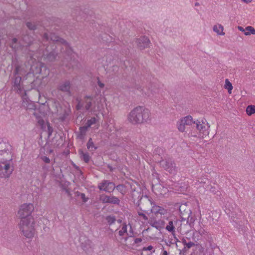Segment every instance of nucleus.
<instances>
[{
    "label": "nucleus",
    "mask_w": 255,
    "mask_h": 255,
    "mask_svg": "<svg viewBox=\"0 0 255 255\" xmlns=\"http://www.w3.org/2000/svg\"><path fill=\"white\" fill-rule=\"evenodd\" d=\"M42 44L38 51L44 60L48 62L55 61L58 57L57 46L63 44L66 48L68 56L73 53V50L68 43L64 39L51 32H45L42 36Z\"/></svg>",
    "instance_id": "nucleus-1"
},
{
    "label": "nucleus",
    "mask_w": 255,
    "mask_h": 255,
    "mask_svg": "<svg viewBox=\"0 0 255 255\" xmlns=\"http://www.w3.org/2000/svg\"><path fill=\"white\" fill-rule=\"evenodd\" d=\"M150 111L144 107L138 106L128 115V121L132 125H141L150 121Z\"/></svg>",
    "instance_id": "nucleus-2"
},
{
    "label": "nucleus",
    "mask_w": 255,
    "mask_h": 255,
    "mask_svg": "<svg viewBox=\"0 0 255 255\" xmlns=\"http://www.w3.org/2000/svg\"><path fill=\"white\" fill-rule=\"evenodd\" d=\"M151 198L147 195L143 196L142 195L140 199L136 203L137 206L139 207L140 205V209L144 212H146L150 210L155 214H160V215H165L167 213V210L162 207L153 205L151 208V206L153 204Z\"/></svg>",
    "instance_id": "nucleus-3"
},
{
    "label": "nucleus",
    "mask_w": 255,
    "mask_h": 255,
    "mask_svg": "<svg viewBox=\"0 0 255 255\" xmlns=\"http://www.w3.org/2000/svg\"><path fill=\"white\" fill-rule=\"evenodd\" d=\"M34 224V219H20L18 226L20 231L26 238H32L35 233Z\"/></svg>",
    "instance_id": "nucleus-4"
},
{
    "label": "nucleus",
    "mask_w": 255,
    "mask_h": 255,
    "mask_svg": "<svg viewBox=\"0 0 255 255\" xmlns=\"http://www.w3.org/2000/svg\"><path fill=\"white\" fill-rule=\"evenodd\" d=\"M7 160H0V178H9L13 171L12 158Z\"/></svg>",
    "instance_id": "nucleus-5"
},
{
    "label": "nucleus",
    "mask_w": 255,
    "mask_h": 255,
    "mask_svg": "<svg viewBox=\"0 0 255 255\" xmlns=\"http://www.w3.org/2000/svg\"><path fill=\"white\" fill-rule=\"evenodd\" d=\"M12 158V146L7 142L0 141V160Z\"/></svg>",
    "instance_id": "nucleus-6"
},
{
    "label": "nucleus",
    "mask_w": 255,
    "mask_h": 255,
    "mask_svg": "<svg viewBox=\"0 0 255 255\" xmlns=\"http://www.w3.org/2000/svg\"><path fill=\"white\" fill-rule=\"evenodd\" d=\"M33 210L34 207L32 204H24L20 206L18 211V216L21 219H33L31 214Z\"/></svg>",
    "instance_id": "nucleus-7"
},
{
    "label": "nucleus",
    "mask_w": 255,
    "mask_h": 255,
    "mask_svg": "<svg viewBox=\"0 0 255 255\" xmlns=\"http://www.w3.org/2000/svg\"><path fill=\"white\" fill-rule=\"evenodd\" d=\"M179 212L182 220L186 221L191 226V224L193 223L194 219L192 216L190 208L186 204H181L179 207Z\"/></svg>",
    "instance_id": "nucleus-8"
},
{
    "label": "nucleus",
    "mask_w": 255,
    "mask_h": 255,
    "mask_svg": "<svg viewBox=\"0 0 255 255\" xmlns=\"http://www.w3.org/2000/svg\"><path fill=\"white\" fill-rule=\"evenodd\" d=\"M160 165L170 174H175L177 172V167L174 160L170 157L165 158L159 161Z\"/></svg>",
    "instance_id": "nucleus-9"
},
{
    "label": "nucleus",
    "mask_w": 255,
    "mask_h": 255,
    "mask_svg": "<svg viewBox=\"0 0 255 255\" xmlns=\"http://www.w3.org/2000/svg\"><path fill=\"white\" fill-rule=\"evenodd\" d=\"M115 187L116 186L114 183L107 180H104L98 185V188L100 190H103L108 193L113 192Z\"/></svg>",
    "instance_id": "nucleus-10"
},
{
    "label": "nucleus",
    "mask_w": 255,
    "mask_h": 255,
    "mask_svg": "<svg viewBox=\"0 0 255 255\" xmlns=\"http://www.w3.org/2000/svg\"><path fill=\"white\" fill-rule=\"evenodd\" d=\"M100 199L103 203H109L119 205L120 203L119 198L114 196L102 195L100 196Z\"/></svg>",
    "instance_id": "nucleus-11"
},
{
    "label": "nucleus",
    "mask_w": 255,
    "mask_h": 255,
    "mask_svg": "<svg viewBox=\"0 0 255 255\" xmlns=\"http://www.w3.org/2000/svg\"><path fill=\"white\" fill-rule=\"evenodd\" d=\"M182 239L186 240L187 242L198 246L199 244L198 241L199 240V233L197 231L193 232L192 233L187 234L185 236L183 237Z\"/></svg>",
    "instance_id": "nucleus-12"
},
{
    "label": "nucleus",
    "mask_w": 255,
    "mask_h": 255,
    "mask_svg": "<svg viewBox=\"0 0 255 255\" xmlns=\"http://www.w3.org/2000/svg\"><path fill=\"white\" fill-rule=\"evenodd\" d=\"M135 42L137 47L140 50H143L149 46L150 40L148 37L143 36L137 38Z\"/></svg>",
    "instance_id": "nucleus-13"
},
{
    "label": "nucleus",
    "mask_w": 255,
    "mask_h": 255,
    "mask_svg": "<svg viewBox=\"0 0 255 255\" xmlns=\"http://www.w3.org/2000/svg\"><path fill=\"white\" fill-rule=\"evenodd\" d=\"M82 249L87 253H90L93 251L94 245L92 242L88 239H86L81 245Z\"/></svg>",
    "instance_id": "nucleus-14"
},
{
    "label": "nucleus",
    "mask_w": 255,
    "mask_h": 255,
    "mask_svg": "<svg viewBox=\"0 0 255 255\" xmlns=\"http://www.w3.org/2000/svg\"><path fill=\"white\" fill-rule=\"evenodd\" d=\"M173 239L171 238L168 240H163L162 242L165 243V245L166 246L167 250H169L170 247H173L174 246L177 248L179 246L180 242L178 239H177L176 236H173Z\"/></svg>",
    "instance_id": "nucleus-15"
},
{
    "label": "nucleus",
    "mask_w": 255,
    "mask_h": 255,
    "mask_svg": "<svg viewBox=\"0 0 255 255\" xmlns=\"http://www.w3.org/2000/svg\"><path fill=\"white\" fill-rule=\"evenodd\" d=\"M71 88L70 82L68 80L65 81L64 82L60 84L57 89L58 90L66 93L67 95H70L71 92L70 91Z\"/></svg>",
    "instance_id": "nucleus-16"
},
{
    "label": "nucleus",
    "mask_w": 255,
    "mask_h": 255,
    "mask_svg": "<svg viewBox=\"0 0 255 255\" xmlns=\"http://www.w3.org/2000/svg\"><path fill=\"white\" fill-rule=\"evenodd\" d=\"M180 244H182L184 245V247L182 249H179L180 252V254H182L184 255L185 253H186L188 250L193 247L196 246L194 244H193L190 243L189 241H187L185 239H181V241H179Z\"/></svg>",
    "instance_id": "nucleus-17"
},
{
    "label": "nucleus",
    "mask_w": 255,
    "mask_h": 255,
    "mask_svg": "<svg viewBox=\"0 0 255 255\" xmlns=\"http://www.w3.org/2000/svg\"><path fill=\"white\" fill-rule=\"evenodd\" d=\"M21 77L17 76L15 77L13 82V87L18 94L23 93V87L21 85Z\"/></svg>",
    "instance_id": "nucleus-18"
},
{
    "label": "nucleus",
    "mask_w": 255,
    "mask_h": 255,
    "mask_svg": "<svg viewBox=\"0 0 255 255\" xmlns=\"http://www.w3.org/2000/svg\"><path fill=\"white\" fill-rule=\"evenodd\" d=\"M138 90H140L142 92V94H144L146 96H150V94H153L157 92L158 89L155 85H153L152 84H150V87L148 88L146 91H145L143 89H142L140 87L137 88Z\"/></svg>",
    "instance_id": "nucleus-19"
},
{
    "label": "nucleus",
    "mask_w": 255,
    "mask_h": 255,
    "mask_svg": "<svg viewBox=\"0 0 255 255\" xmlns=\"http://www.w3.org/2000/svg\"><path fill=\"white\" fill-rule=\"evenodd\" d=\"M150 225L158 230H160L161 229L164 228L165 222L163 220H159L158 221L151 222Z\"/></svg>",
    "instance_id": "nucleus-20"
},
{
    "label": "nucleus",
    "mask_w": 255,
    "mask_h": 255,
    "mask_svg": "<svg viewBox=\"0 0 255 255\" xmlns=\"http://www.w3.org/2000/svg\"><path fill=\"white\" fill-rule=\"evenodd\" d=\"M164 228L167 231L172 234V236H176V229L173 220H169L168 224L165 227H164Z\"/></svg>",
    "instance_id": "nucleus-21"
},
{
    "label": "nucleus",
    "mask_w": 255,
    "mask_h": 255,
    "mask_svg": "<svg viewBox=\"0 0 255 255\" xmlns=\"http://www.w3.org/2000/svg\"><path fill=\"white\" fill-rule=\"evenodd\" d=\"M79 131L77 132V137L80 140H83L85 137L88 129L84 126L80 127Z\"/></svg>",
    "instance_id": "nucleus-22"
},
{
    "label": "nucleus",
    "mask_w": 255,
    "mask_h": 255,
    "mask_svg": "<svg viewBox=\"0 0 255 255\" xmlns=\"http://www.w3.org/2000/svg\"><path fill=\"white\" fill-rule=\"evenodd\" d=\"M93 100V97L91 96L86 95L84 97V102L85 103V109L88 111L90 110L92 106V101Z\"/></svg>",
    "instance_id": "nucleus-23"
},
{
    "label": "nucleus",
    "mask_w": 255,
    "mask_h": 255,
    "mask_svg": "<svg viewBox=\"0 0 255 255\" xmlns=\"http://www.w3.org/2000/svg\"><path fill=\"white\" fill-rule=\"evenodd\" d=\"M194 124L196 125L197 129L200 132L204 133L207 129L206 125L205 123L202 122L201 124V122L197 121V122L195 121V124Z\"/></svg>",
    "instance_id": "nucleus-24"
},
{
    "label": "nucleus",
    "mask_w": 255,
    "mask_h": 255,
    "mask_svg": "<svg viewBox=\"0 0 255 255\" xmlns=\"http://www.w3.org/2000/svg\"><path fill=\"white\" fill-rule=\"evenodd\" d=\"M79 153L80 156V158L82 160L84 161L85 163H88L91 158L89 153L84 152L81 149L79 150Z\"/></svg>",
    "instance_id": "nucleus-25"
},
{
    "label": "nucleus",
    "mask_w": 255,
    "mask_h": 255,
    "mask_svg": "<svg viewBox=\"0 0 255 255\" xmlns=\"http://www.w3.org/2000/svg\"><path fill=\"white\" fill-rule=\"evenodd\" d=\"M181 120L182 122H183L186 126L192 125L193 124H195V121H193V118L191 116H187Z\"/></svg>",
    "instance_id": "nucleus-26"
},
{
    "label": "nucleus",
    "mask_w": 255,
    "mask_h": 255,
    "mask_svg": "<svg viewBox=\"0 0 255 255\" xmlns=\"http://www.w3.org/2000/svg\"><path fill=\"white\" fill-rule=\"evenodd\" d=\"M87 149L90 151H94L97 149L92 140V138H90L87 143Z\"/></svg>",
    "instance_id": "nucleus-27"
},
{
    "label": "nucleus",
    "mask_w": 255,
    "mask_h": 255,
    "mask_svg": "<svg viewBox=\"0 0 255 255\" xmlns=\"http://www.w3.org/2000/svg\"><path fill=\"white\" fill-rule=\"evenodd\" d=\"M223 26L219 24V26L217 25H215L213 26V30L215 32H216L219 35H225V32H223Z\"/></svg>",
    "instance_id": "nucleus-28"
},
{
    "label": "nucleus",
    "mask_w": 255,
    "mask_h": 255,
    "mask_svg": "<svg viewBox=\"0 0 255 255\" xmlns=\"http://www.w3.org/2000/svg\"><path fill=\"white\" fill-rule=\"evenodd\" d=\"M21 98L22 100V106L24 108V105L25 104V106L29 105L30 102H31L26 96V93L25 91H24L23 93L20 94Z\"/></svg>",
    "instance_id": "nucleus-29"
},
{
    "label": "nucleus",
    "mask_w": 255,
    "mask_h": 255,
    "mask_svg": "<svg viewBox=\"0 0 255 255\" xmlns=\"http://www.w3.org/2000/svg\"><path fill=\"white\" fill-rule=\"evenodd\" d=\"M30 83L31 89H37L41 83V81L40 79L36 78L35 79H33V81Z\"/></svg>",
    "instance_id": "nucleus-30"
},
{
    "label": "nucleus",
    "mask_w": 255,
    "mask_h": 255,
    "mask_svg": "<svg viewBox=\"0 0 255 255\" xmlns=\"http://www.w3.org/2000/svg\"><path fill=\"white\" fill-rule=\"evenodd\" d=\"M173 221L174 227H175V229H177L178 231L181 232V231L182 221L179 219H176V218H174V219H173Z\"/></svg>",
    "instance_id": "nucleus-31"
},
{
    "label": "nucleus",
    "mask_w": 255,
    "mask_h": 255,
    "mask_svg": "<svg viewBox=\"0 0 255 255\" xmlns=\"http://www.w3.org/2000/svg\"><path fill=\"white\" fill-rule=\"evenodd\" d=\"M203 188H204L206 190L209 191L214 194H215L217 191L216 187L211 185L210 183L206 186H203Z\"/></svg>",
    "instance_id": "nucleus-32"
},
{
    "label": "nucleus",
    "mask_w": 255,
    "mask_h": 255,
    "mask_svg": "<svg viewBox=\"0 0 255 255\" xmlns=\"http://www.w3.org/2000/svg\"><path fill=\"white\" fill-rule=\"evenodd\" d=\"M123 195L126 193V187L124 184H119L115 187Z\"/></svg>",
    "instance_id": "nucleus-33"
},
{
    "label": "nucleus",
    "mask_w": 255,
    "mask_h": 255,
    "mask_svg": "<svg viewBox=\"0 0 255 255\" xmlns=\"http://www.w3.org/2000/svg\"><path fill=\"white\" fill-rule=\"evenodd\" d=\"M97 121V120L95 117H92L91 119L88 120L86 123V125L84 126L85 127L88 129L89 128L91 127V126L94 124H95Z\"/></svg>",
    "instance_id": "nucleus-34"
},
{
    "label": "nucleus",
    "mask_w": 255,
    "mask_h": 255,
    "mask_svg": "<svg viewBox=\"0 0 255 255\" xmlns=\"http://www.w3.org/2000/svg\"><path fill=\"white\" fill-rule=\"evenodd\" d=\"M246 113L248 115L251 116L255 113V106L249 105L246 108Z\"/></svg>",
    "instance_id": "nucleus-35"
},
{
    "label": "nucleus",
    "mask_w": 255,
    "mask_h": 255,
    "mask_svg": "<svg viewBox=\"0 0 255 255\" xmlns=\"http://www.w3.org/2000/svg\"><path fill=\"white\" fill-rule=\"evenodd\" d=\"M106 220L110 226L114 224L117 221L115 216L111 215L107 216L106 217Z\"/></svg>",
    "instance_id": "nucleus-36"
},
{
    "label": "nucleus",
    "mask_w": 255,
    "mask_h": 255,
    "mask_svg": "<svg viewBox=\"0 0 255 255\" xmlns=\"http://www.w3.org/2000/svg\"><path fill=\"white\" fill-rule=\"evenodd\" d=\"M246 31L244 33L246 35H250L251 34H255V29L251 26L246 27Z\"/></svg>",
    "instance_id": "nucleus-37"
},
{
    "label": "nucleus",
    "mask_w": 255,
    "mask_h": 255,
    "mask_svg": "<svg viewBox=\"0 0 255 255\" xmlns=\"http://www.w3.org/2000/svg\"><path fill=\"white\" fill-rule=\"evenodd\" d=\"M178 130L181 132L185 131L186 125L184 123L182 122L181 120L177 122V124Z\"/></svg>",
    "instance_id": "nucleus-38"
},
{
    "label": "nucleus",
    "mask_w": 255,
    "mask_h": 255,
    "mask_svg": "<svg viewBox=\"0 0 255 255\" xmlns=\"http://www.w3.org/2000/svg\"><path fill=\"white\" fill-rule=\"evenodd\" d=\"M225 88L228 90V92L230 94L231 93V91L233 89V87L231 83L229 81L228 79H226L225 80Z\"/></svg>",
    "instance_id": "nucleus-39"
},
{
    "label": "nucleus",
    "mask_w": 255,
    "mask_h": 255,
    "mask_svg": "<svg viewBox=\"0 0 255 255\" xmlns=\"http://www.w3.org/2000/svg\"><path fill=\"white\" fill-rule=\"evenodd\" d=\"M43 148L46 152V154H51L53 151L52 147L48 142L46 143L45 145L43 147Z\"/></svg>",
    "instance_id": "nucleus-40"
},
{
    "label": "nucleus",
    "mask_w": 255,
    "mask_h": 255,
    "mask_svg": "<svg viewBox=\"0 0 255 255\" xmlns=\"http://www.w3.org/2000/svg\"><path fill=\"white\" fill-rule=\"evenodd\" d=\"M197 181L199 184H202L203 187L210 183V180L206 178H199Z\"/></svg>",
    "instance_id": "nucleus-41"
},
{
    "label": "nucleus",
    "mask_w": 255,
    "mask_h": 255,
    "mask_svg": "<svg viewBox=\"0 0 255 255\" xmlns=\"http://www.w3.org/2000/svg\"><path fill=\"white\" fill-rule=\"evenodd\" d=\"M126 233H127V225L126 223H124L123 224L122 229L119 231V235L120 236H123Z\"/></svg>",
    "instance_id": "nucleus-42"
},
{
    "label": "nucleus",
    "mask_w": 255,
    "mask_h": 255,
    "mask_svg": "<svg viewBox=\"0 0 255 255\" xmlns=\"http://www.w3.org/2000/svg\"><path fill=\"white\" fill-rule=\"evenodd\" d=\"M26 25L30 30H34L37 28L36 25L35 23H32L31 22H27L26 23Z\"/></svg>",
    "instance_id": "nucleus-43"
},
{
    "label": "nucleus",
    "mask_w": 255,
    "mask_h": 255,
    "mask_svg": "<svg viewBox=\"0 0 255 255\" xmlns=\"http://www.w3.org/2000/svg\"><path fill=\"white\" fill-rule=\"evenodd\" d=\"M24 108L26 110H35V106L34 105V103H33V102H30L29 105L25 106V104L24 105Z\"/></svg>",
    "instance_id": "nucleus-44"
},
{
    "label": "nucleus",
    "mask_w": 255,
    "mask_h": 255,
    "mask_svg": "<svg viewBox=\"0 0 255 255\" xmlns=\"http://www.w3.org/2000/svg\"><path fill=\"white\" fill-rule=\"evenodd\" d=\"M81 9L79 7H77L73 10L72 14L74 17L78 16V15H81Z\"/></svg>",
    "instance_id": "nucleus-45"
},
{
    "label": "nucleus",
    "mask_w": 255,
    "mask_h": 255,
    "mask_svg": "<svg viewBox=\"0 0 255 255\" xmlns=\"http://www.w3.org/2000/svg\"><path fill=\"white\" fill-rule=\"evenodd\" d=\"M137 213H138V215L141 217L142 218V219L144 220V221H147L148 220V217L147 216H146L145 214H144L143 213H142V212L141 211H138L137 212Z\"/></svg>",
    "instance_id": "nucleus-46"
},
{
    "label": "nucleus",
    "mask_w": 255,
    "mask_h": 255,
    "mask_svg": "<svg viewBox=\"0 0 255 255\" xmlns=\"http://www.w3.org/2000/svg\"><path fill=\"white\" fill-rule=\"evenodd\" d=\"M143 251H151V253H154L155 250L153 249V247L152 246H148L147 247H144L143 248Z\"/></svg>",
    "instance_id": "nucleus-47"
},
{
    "label": "nucleus",
    "mask_w": 255,
    "mask_h": 255,
    "mask_svg": "<svg viewBox=\"0 0 255 255\" xmlns=\"http://www.w3.org/2000/svg\"><path fill=\"white\" fill-rule=\"evenodd\" d=\"M41 159L42 160L46 163H49L50 162V159L45 156H41Z\"/></svg>",
    "instance_id": "nucleus-48"
},
{
    "label": "nucleus",
    "mask_w": 255,
    "mask_h": 255,
    "mask_svg": "<svg viewBox=\"0 0 255 255\" xmlns=\"http://www.w3.org/2000/svg\"><path fill=\"white\" fill-rule=\"evenodd\" d=\"M19 69H20V66L18 65H17L15 67V68L13 72V74H14V75L15 77L17 76V75L18 74Z\"/></svg>",
    "instance_id": "nucleus-49"
},
{
    "label": "nucleus",
    "mask_w": 255,
    "mask_h": 255,
    "mask_svg": "<svg viewBox=\"0 0 255 255\" xmlns=\"http://www.w3.org/2000/svg\"><path fill=\"white\" fill-rule=\"evenodd\" d=\"M168 249L166 248V247H164L162 246V253L161 255H168L169 252L167 251Z\"/></svg>",
    "instance_id": "nucleus-50"
},
{
    "label": "nucleus",
    "mask_w": 255,
    "mask_h": 255,
    "mask_svg": "<svg viewBox=\"0 0 255 255\" xmlns=\"http://www.w3.org/2000/svg\"><path fill=\"white\" fill-rule=\"evenodd\" d=\"M97 79L98 80L97 81V83H98V86H99L100 88H103L105 86V85L104 83H102L100 81V79H99V77H97Z\"/></svg>",
    "instance_id": "nucleus-51"
},
{
    "label": "nucleus",
    "mask_w": 255,
    "mask_h": 255,
    "mask_svg": "<svg viewBox=\"0 0 255 255\" xmlns=\"http://www.w3.org/2000/svg\"><path fill=\"white\" fill-rule=\"evenodd\" d=\"M80 197L82 199L83 202H84V203L86 202L87 201L88 199V198H86L85 195L83 193L81 194Z\"/></svg>",
    "instance_id": "nucleus-52"
},
{
    "label": "nucleus",
    "mask_w": 255,
    "mask_h": 255,
    "mask_svg": "<svg viewBox=\"0 0 255 255\" xmlns=\"http://www.w3.org/2000/svg\"><path fill=\"white\" fill-rule=\"evenodd\" d=\"M10 47L14 51H16L18 49V46L15 44H11L10 45Z\"/></svg>",
    "instance_id": "nucleus-53"
},
{
    "label": "nucleus",
    "mask_w": 255,
    "mask_h": 255,
    "mask_svg": "<svg viewBox=\"0 0 255 255\" xmlns=\"http://www.w3.org/2000/svg\"><path fill=\"white\" fill-rule=\"evenodd\" d=\"M142 240L141 238H136L134 240V244H138L142 242Z\"/></svg>",
    "instance_id": "nucleus-54"
},
{
    "label": "nucleus",
    "mask_w": 255,
    "mask_h": 255,
    "mask_svg": "<svg viewBox=\"0 0 255 255\" xmlns=\"http://www.w3.org/2000/svg\"><path fill=\"white\" fill-rule=\"evenodd\" d=\"M52 131H53L52 128L51 127L48 126V136H50L51 135Z\"/></svg>",
    "instance_id": "nucleus-55"
},
{
    "label": "nucleus",
    "mask_w": 255,
    "mask_h": 255,
    "mask_svg": "<svg viewBox=\"0 0 255 255\" xmlns=\"http://www.w3.org/2000/svg\"><path fill=\"white\" fill-rule=\"evenodd\" d=\"M83 107V105L80 103V102H79L78 104L76 106V109L77 110H80L81 109L82 107Z\"/></svg>",
    "instance_id": "nucleus-56"
},
{
    "label": "nucleus",
    "mask_w": 255,
    "mask_h": 255,
    "mask_svg": "<svg viewBox=\"0 0 255 255\" xmlns=\"http://www.w3.org/2000/svg\"><path fill=\"white\" fill-rule=\"evenodd\" d=\"M26 79H27L28 78H32V79L34 78L33 75L30 73H27L26 75Z\"/></svg>",
    "instance_id": "nucleus-57"
},
{
    "label": "nucleus",
    "mask_w": 255,
    "mask_h": 255,
    "mask_svg": "<svg viewBox=\"0 0 255 255\" xmlns=\"http://www.w3.org/2000/svg\"><path fill=\"white\" fill-rule=\"evenodd\" d=\"M198 233H199V238L201 236H202L204 233V230H200L198 232H197Z\"/></svg>",
    "instance_id": "nucleus-58"
},
{
    "label": "nucleus",
    "mask_w": 255,
    "mask_h": 255,
    "mask_svg": "<svg viewBox=\"0 0 255 255\" xmlns=\"http://www.w3.org/2000/svg\"><path fill=\"white\" fill-rule=\"evenodd\" d=\"M17 39L16 38H13L12 39V43L11 44H16L17 42Z\"/></svg>",
    "instance_id": "nucleus-59"
},
{
    "label": "nucleus",
    "mask_w": 255,
    "mask_h": 255,
    "mask_svg": "<svg viewBox=\"0 0 255 255\" xmlns=\"http://www.w3.org/2000/svg\"><path fill=\"white\" fill-rule=\"evenodd\" d=\"M107 167L110 170V171H113L114 170V168H113V167L110 165V164H108L107 165Z\"/></svg>",
    "instance_id": "nucleus-60"
},
{
    "label": "nucleus",
    "mask_w": 255,
    "mask_h": 255,
    "mask_svg": "<svg viewBox=\"0 0 255 255\" xmlns=\"http://www.w3.org/2000/svg\"><path fill=\"white\" fill-rule=\"evenodd\" d=\"M130 229H131V228L130 227ZM129 237H132L133 235V231L132 230H131V231L129 232V233L127 234Z\"/></svg>",
    "instance_id": "nucleus-61"
},
{
    "label": "nucleus",
    "mask_w": 255,
    "mask_h": 255,
    "mask_svg": "<svg viewBox=\"0 0 255 255\" xmlns=\"http://www.w3.org/2000/svg\"><path fill=\"white\" fill-rule=\"evenodd\" d=\"M42 169H43L44 171H48V167H47L46 165H43V166H42Z\"/></svg>",
    "instance_id": "nucleus-62"
},
{
    "label": "nucleus",
    "mask_w": 255,
    "mask_h": 255,
    "mask_svg": "<svg viewBox=\"0 0 255 255\" xmlns=\"http://www.w3.org/2000/svg\"><path fill=\"white\" fill-rule=\"evenodd\" d=\"M238 29H239V30H240V31H241L244 32V31H245V29H244L243 27H242V26H239L238 27Z\"/></svg>",
    "instance_id": "nucleus-63"
},
{
    "label": "nucleus",
    "mask_w": 255,
    "mask_h": 255,
    "mask_svg": "<svg viewBox=\"0 0 255 255\" xmlns=\"http://www.w3.org/2000/svg\"><path fill=\"white\" fill-rule=\"evenodd\" d=\"M60 143H54L52 145V146L54 147H57L58 146H59V145H60Z\"/></svg>",
    "instance_id": "nucleus-64"
}]
</instances>
